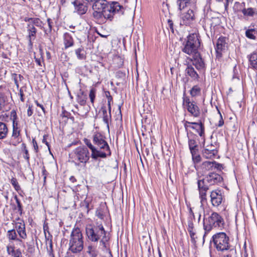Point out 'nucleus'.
Segmentation results:
<instances>
[{"instance_id":"f257e3e1","label":"nucleus","mask_w":257,"mask_h":257,"mask_svg":"<svg viewBox=\"0 0 257 257\" xmlns=\"http://www.w3.org/2000/svg\"><path fill=\"white\" fill-rule=\"evenodd\" d=\"M83 141L91 150V157L93 159L97 160L98 158H105L111 156L109 146L105 140V137L101 134L97 133L93 136V143L94 145L87 139H84Z\"/></svg>"},{"instance_id":"f03ea898","label":"nucleus","mask_w":257,"mask_h":257,"mask_svg":"<svg viewBox=\"0 0 257 257\" xmlns=\"http://www.w3.org/2000/svg\"><path fill=\"white\" fill-rule=\"evenodd\" d=\"M222 181V177L215 173H210L202 179L199 177L197 181V186L201 201L206 199V192L209 189V186L218 184Z\"/></svg>"},{"instance_id":"7ed1b4c3","label":"nucleus","mask_w":257,"mask_h":257,"mask_svg":"<svg viewBox=\"0 0 257 257\" xmlns=\"http://www.w3.org/2000/svg\"><path fill=\"white\" fill-rule=\"evenodd\" d=\"M85 230L88 238L91 241L97 242L102 236L100 243L106 247V242L109 240V237L106 236V231L102 224L97 226L88 224L86 226Z\"/></svg>"},{"instance_id":"20e7f679","label":"nucleus","mask_w":257,"mask_h":257,"mask_svg":"<svg viewBox=\"0 0 257 257\" xmlns=\"http://www.w3.org/2000/svg\"><path fill=\"white\" fill-rule=\"evenodd\" d=\"M210 243L218 251L230 250L231 252H236L235 249L229 243V237L225 232L214 234L210 240Z\"/></svg>"},{"instance_id":"39448f33","label":"nucleus","mask_w":257,"mask_h":257,"mask_svg":"<svg viewBox=\"0 0 257 257\" xmlns=\"http://www.w3.org/2000/svg\"><path fill=\"white\" fill-rule=\"evenodd\" d=\"M224 221L223 218L217 212H213L211 215L203 220V228L205 233L203 239L206 234L213 229H221L224 227Z\"/></svg>"},{"instance_id":"423d86ee","label":"nucleus","mask_w":257,"mask_h":257,"mask_svg":"<svg viewBox=\"0 0 257 257\" xmlns=\"http://www.w3.org/2000/svg\"><path fill=\"white\" fill-rule=\"evenodd\" d=\"M83 237L80 229L74 228L69 240V250L74 253L80 252L84 247Z\"/></svg>"},{"instance_id":"0eeeda50","label":"nucleus","mask_w":257,"mask_h":257,"mask_svg":"<svg viewBox=\"0 0 257 257\" xmlns=\"http://www.w3.org/2000/svg\"><path fill=\"white\" fill-rule=\"evenodd\" d=\"M123 7L117 2L109 3L101 12V19L99 21L103 22L104 20L111 21L116 13H123Z\"/></svg>"},{"instance_id":"6e6552de","label":"nucleus","mask_w":257,"mask_h":257,"mask_svg":"<svg viewBox=\"0 0 257 257\" xmlns=\"http://www.w3.org/2000/svg\"><path fill=\"white\" fill-rule=\"evenodd\" d=\"M188 40L182 48V51L190 55H193L198 52L200 46V41L196 35L192 34L187 36Z\"/></svg>"},{"instance_id":"1a4fd4ad","label":"nucleus","mask_w":257,"mask_h":257,"mask_svg":"<svg viewBox=\"0 0 257 257\" xmlns=\"http://www.w3.org/2000/svg\"><path fill=\"white\" fill-rule=\"evenodd\" d=\"M72 158L74 161H77L79 163L85 164L90 158L89 152L87 148L79 147L73 150L71 153Z\"/></svg>"},{"instance_id":"9d476101","label":"nucleus","mask_w":257,"mask_h":257,"mask_svg":"<svg viewBox=\"0 0 257 257\" xmlns=\"http://www.w3.org/2000/svg\"><path fill=\"white\" fill-rule=\"evenodd\" d=\"M93 3L92 5V9L94 11L93 17L99 21L101 19V12L103 11L109 3L105 0H95Z\"/></svg>"},{"instance_id":"9b49d317","label":"nucleus","mask_w":257,"mask_h":257,"mask_svg":"<svg viewBox=\"0 0 257 257\" xmlns=\"http://www.w3.org/2000/svg\"><path fill=\"white\" fill-rule=\"evenodd\" d=\"M210 197L211 204L214 207L219 206L224 199L222 191L219 189L212 191Z\"/></svg>"},{"instance_id":"f8f14e48","label":"nucleus","mask_w":257,"mask_h":257,"mask_svg":"<svg viewBox=\"0 0 257 257\" xmlns=\"http://www.w3.org/2000/svg\"><path fill=\"white\" fill-rule=\"evenodd\" d=\"M226 38L224 37H219L216 44L215 51L216 53V57L219 59L222 57V53L224 52L227 48V43Z\"/></svg>"},{"instance_id":"ddd939ff","label":"nucleus","mask_w":257,"mask_h":257,"mask_svg":"<svg viewBox=\"0 0 257 257\" xmlns=\"http://www.w3.org/2000/svg\"><path fill=\"white\" fill-rule=\"evenodd\" d=\"M20 131L18 123L13 124L12 135L9 141L10 145L16 146L21 142V139L20 137Z\"/></svg>"},{"instance_id":"4468645a","label":"nucleus","mask_w":257,"mask_h":257,"mask_svg":"<svg viewBox=\"0 0 257 257\" xmlns=\"http://www.w3.org/2000/svg\"><path fill=\"white\" fill-rule=\"evenodd\" d=\"M18 222L15 223V230H17L19 237L21 239H25L27 237V235L26 230V226L24 221L20 219L19 218L18 219Z\"/></svg>"},{"instance_id":"2eb2a0df","label":"nucleus","mask_w":257,"mask_h":257,"mask_svg":"<svg viewBox=\"0 0 257 257\" xmlns=\"http://www.w3.org/2000/svg\"><path fill=\"white\" fill-rule=\"evenodd\" d=\"M217 150L212 144L204 147L202 150L203 156L207 159H211L217 154Z\"/></svg>"},{"instance_id":"dca6fc26","label":"nucleus","mask_w":257,"mask_h":257,"mask_svg":"<svg viewBox=\"0 0 257 257\" xmlns=\"http://www.w3.org/2000/svg\"><path fill=\"white\" fill-rule=\"evenodd\" d=\"M186 102L188 110L194 116H198L200 114V110L196 102L190 101L189 99H187Z\"/></svg>"},{"instance_id":"f3484780","label":"nucleus","mask_w":257,"mask_h":257,"mask_svg":"<svg viewBox=\"0 0 257 257\" xmlns=\"http://www.w3.org/2000/svg\"><path fill=\"white\" fill-rule=\"evenodd\" d=\"M192 58H190L192 63L197 69H200L204 67V63L200 57V54L198 52L192 55Z\"/></svg>"},{"instance_id":"a211bd4d","label":"nucleus","mask_w":257,"mask_h":257,"mask_svg":"<svg viewBox=\"0 0 257 257\" xmlns=\"http://www.w3.org/2000/svg\"><path fill=\"white\" fill-rule=\"evenodd\" d=\"M214 166V162L205 161L200 166H195V169L198 173H204L211 169Z\"/></svg>"},{"instance_id":"6ab92c4d","label":"nucleus","mask_w":257,"mask_h":257,"mask_svg":"<svg viewBox=\"0 0 257 257\" xmlns=\"http://www.w3.org/2000/svg\"><path fill=\"white\" fill-rule=\"evenodd\" d=\"M179 4V9L180 14H183L185 13L192 11L190 8V2L189 0H178Z\"/></svg>"},{"instance_id":"aec40b11","label":"nucleus","mask_w":257,"mask_h":257,"mask_svg":"<svg viewBox=\"0 0 257 257\" xmlns=\"http://www.w3.org/2000/svg\"><path fill=\"white\" fill-rule=\"evenodd\" d=\"M27 28L28 33L29 43L30 45L32 46V40H34L36 38L37 29L33 25L29 24H28Z\"/></svg>"},{"instance_id":"412c9836","label":"nucleus","mask_w":257,"mask_h":257,"mask_svg":"<svg viewBox=\"0 0 257 257\" xmlns=\"http://www.w3.org/2000/svg\"><path fill=\"white\" fill-rule=\"evenodd\" d=\"M244 30H245V36L246 37L251 40H254L256 39V36L257 35L256 29L249 27L248 28L245 27Z\"/></svg>"},{"instance_id":"4be33fe9","label":"nucleus","mask_w":257,"mask_h":257,"mask_svg":"<svg viewBox=\"0 0 257 257\" xmlns=\"http://www.w3.org/2000/svg\"><path fill=\"white\" fill-rule=\"evenodd\" d=\"M64 44L65 49L72 47L74 45V41L72 37L68 33H64L63 35Z\"/></svg>"},{"instance_id":"5701e85b","label":"nucleus","mask_w":257,"mask_h":257,"mask_svg":"<svg viewBox=\"0 0 257 257\" xmlns=\"http://www.w3.org/2000/svg\"><path fill=\"white\" fill-rule=\"evenodd\" d=\"M9 133V130L7 125L0 121V140H3L6 138Z\"/></svg>"},{"instance_id":"b1692460","label":"nucleus","mask_w":257,"mask_h":257,"mask_svg":"<svg viewBox=\"0 0 257 257\" xmlns=\"http://www.w3.org/2000/svg\"><path fill=\"white\" fill-rule=\"evenodd\" d=\"M45 238L46 239V244L49 243V246L47 247V250L49 257H55L53 249V244L52 241V236L50 235L47 236L45 235Z\"/></svg>"},{"instance_id":"393cba45","label":"nucleus","mask_w":257,"mask_h":257,"mask_svg":"<svg viewBox=\"0 0 257 257\" xmlns=\"http://www.w3.org/2000/svg\"><path fill=\"white\" fill-rule=\"evenodd\" d=\"M12 78L14 81L15 84L18 88L20 85H23V80H24V77L21 74L16 73L12 74Z\"/></svg>"},{"instance_id":"a878e982","label":"nucleus","mask_w":257,"mask_h":257,"mask_svg":"<svg viewBox=\"0 0 257 257\" xmlns=\"http://www.w3.org/2000/svg\"><path fill=\"white\" fill-rule=\"evenodd\" d=\"M191 123L193 125L192 128L196 130L200 137H204V128L202 123L192 122Z\"/></svg>"},{"instance_id":"bb28decb","label":"nucleus","mask_w":257,"mask_h":257,"mask_svg":"<svg viewBox=\"0 0 257 257\" xmlns=\"http://www.w3.org/2000/svg\"><path fill=\"white\" fill-rule=\"evenodd\" d=\"M194 16L193 11L185 13L183 14H180L181 19L183 21V24H186L187 21L193 20Z\"/></svg>"},{"instance_id":"cd10ccee","label":"nucleus","mask_w":257,"mask_h":257,"mask_svg":"<svg viewBox=\"0 0 257 257\" xmlns=\"http://www.w3.org/2000/svg\"><path fill=\"white\" fill-rule=\"evenodd\" d=\"M242 14L245 17H253L257 15V9L252 8H248L247 9L245 8L243 10Z\"/></svg>"},{"instance_id":"c85d7f7f","label":"nucleus","mask_w":257,"mask_h":257,"mask_svg":"<svg viewBox=\"0 0 257 257\" xmlns=\"http://www.w3.org/2000/svg\"><path fill=\"white\" fill-rule=\"evenodd\" d=\"M248 58L250 66L257 70V52H253Z\"/></svg>"},{"instance_id":"c756f323","label":"nucleus","mask_w":257,"mask_h":257,"mask_svg":"<svg viewBox=\"0 0 257 257\" xmlns=\"http://www.w3.org/2000/svg\"><path fill=\"white\" fill-rule=\"evenodd\" d=\"M7 236L9 240H17L20 242L22 241L21 239L18 238L17 234L15 229L9 230L7 233Z\"/></svg>"},{"instance_id":"7c9ffc66","label":"nucleus","mask_w":257,"mask_h":257,"mask_svg":"<svg viewBox=\"0 0 257 257\" xmlns=\"http://www.w3.org/2000/svg\"><path fill=\"white\" fill-rule=\"evenodd\" d=\"M76 2L74 3L75 6V10L79 15H83L86 13L87 11V7L83 4L79 3L76 5Z\"/></svg>"},{"instance_id":"2f4dec72","label":"nucleus","mask_w":257,"mask_h":257,"mask_svg":"<svg viewBox=\"0 0 257 257\" xmlns=\"http://www.w3.org/2000/svg\"><path fill=\"white\" fill-rule=\"evenodd\" d=\"M186 73L191 77L193 79H197L198 78V75L195 71L194 68L191 66H188L186 69Z\"/></svg>"},{"instance_id":"473e14b6","label":"nucleus","mask_w":257,"mask_h":257,"mask_svg":"<svg viewBox=\"0 0 257 257\" xmlns=\"http://www.w3.org/2000/svg\"><path fill=\"white\" fill-rule=\"evenodd\" d=\"M245 3H239V2H235L234 4L233 10L234 13H238L241 12L243 13V10L245 8Z\"/></svg>"},{"instance_id":"72a5a7b5","label":"nucleus","mask_w":257,"mask_h":257,"mask_svg":"<svg viewBox=\"0 0 257 257\" xmlns=\"http://www.w3.org/2000/svg\"><path fill=\"white\" fill-rule=\"evenodd\" d=\"M28 22H30L29 25H33V26H37L40 28H42L43 23L38 18H29L28 20Z\"/></svg>"},{"instance_id":"f704fd0d","label":"nucleus","mask_w":257,"mask_h":257,"mask_svg":"<svg viewBox=\"0 0 257 257\" xmlns=\"http://www.w3.org/2000/svg\"><path fill=\"white\" fill-rule=\"evenodd\" d=\"M75 54L78 59L83 60L85 58V55L84 53V48L82 46L76 49L75 50Z\"/></svg>"},{"instance_id":"c9c22d12","label":"nucleus","mask_w":257,"mask_h":257,"mask_svg":"<svg viewBox=\"0 0 257 257\" xmlns=\"http://www.w3.org/2000/svg\"><path fill=\"white\" fill-rule=\"evenodd\" d=\"M116 77L119 79V82L117 84L122 83L125 81L126 78V74L124 72L121 71H118L116 73Z\"/></svg>"},{"instance_id":"e433bc0d","label":"nucleus","mask_w":257,"mask_h":257,"mask_svg":"<svg viewBox=\"0 0 257 257\" xmlns=\"http://www.w3.org/2000/svg\"><path fill=\"white\" fill-rule=\"evenodd\" d=\"M204 211V207L202 203L195 208V214L198 215V221L199 222L201 217V214Z\"/></svg>"},{"instance_id":"4c0bfd02","label":"nucleus","mask_w":257,"mask_h":257,"mask_svg":"<svg viewBox=\"0 0 257 257\" xmlns=\"http://www.w3.org/2000/svg\"><path fill=\"white\" fill-rule=\"evenodd\" d=\"M200 92V89L197 86H194L190 90V94L192 96L198 95Z\"/></svg>"},{"instance_id":"58836bf2","label":"nucleus","mask_w":257,"mask_h":257,"mask_svg":"<svg viewBox=\"0 0 257 257\" xmlns=\"http://www.w3.org/2000/svg\"><path fill=\"white\" fill-rule=\"evenodd\" d=\"M11 183L17 191H19V190H20L21 187H20V185H19V183H18L16 178H12V179L11 180Z\"/></svg>"},{"instance_id":"ea45409f","label":"nucleus","mask_w":257,"mask_h":257,"mask_svg":"<svg viewBox=\"0 0 257 257\" xmlns=\"http://www.w3.org/2000/svg\"><path fill=\"white\" fill-rule=\"evenodd\" d=\"M192 158L195 167L197 166V164L199 163L201 160V157L199 154L192 155Z\"/></svg>"},{"instance_id":"a19ab883","label":"nucleus","mask_w":257,"mask_h":257,"mask_svg":"<svg viewBox=\"0 0 257 257\" xmlns=\"http://www.w3.org/2000/svg\"><path fill=\"white\" fill-rule=\"evenodd\" d=\"M10 119L13 121V124L18 123L17 119V115L16 111L14 110H13L11 111L10 114Z\"/></svg>"},{"instance_id":"79ce46f5","label":"nucleus","mask_w":257,"mask_h":257,"mask_svg":"<svg viewBox=\"0 0 257 257\" xmlns=\"http://www.w3.org/2000/svg\"><path fill=\"white\" fill-rule=\"evenodd\" d=\"M22 145L23 147V151L25 154L24 155V158L27 160V162L28 163H29L30 157H29L28 150V149L26 147V146L25 144H23Z\"/></svg>"},{"instance_id":"37998d69","label":"nucleus","mask_w":257,"mask_h":257,"mask_svg":"<svg viewBox=\"0 0 257 257\" xmlns=\"http://www.w3.org/2000/svg\"><path fill=\"white\" fill-rule=\"evenodd\" d=\"M14 199H15V200L16 201L18 211L20 212L21 214H22V211H23V207H22V205L21 203V202L19 200V199H18L17 195H15L14 196Z\"/></svg>"},{"instance_id":"c03bdc74","label":"nucleus","mask_w":257,"mask_h":257,"mask_svg":"<svg viewBox=\"0 0 257 257\" xmlns=\"http://www.w3.org/2000/svg\"><path fill=\"white\" fill-rule=\"evenodd\" d=\"M217 109V111H218V113L219 114V116H220V119L218 121V123H217V125L218 126V127H221L222 126L223 124H224V121H223V118H222V116L220 113V111H219V110L218 109V107L217 106H216Z\"/></svg>"},{"instance_id":"a18cd8bd","label":"nucleus","mask_w":257,"mask_h":257,"mask_svg":"<svg viewBox=\"0 0 257 257\" xmlns=\"http://www.w3.org/2000/svg\"><path fill=\"white\" fill-rule=\"evenodd\" d=\"M189 147L190 149L197 147L196 142L194 140H189L188 142Z\"/></svg>"},{"instance_id":"49530a36","label":"nucleus","mask_w":257,"mask_h":257,"mask_svg":"<svg viewBox=\"0 0 257 257\" xmlns=\"http://www.w3.org/2000/svg\"><path fill=\"white\" fill-rule=\"evenodd\" d=\"M189 233L190 236L191 238V239L193 241H195V239L197 238L196 235V232L195 230H191L188 231Z\"/></svg>"},{"instance_id":"de8ad7c7","label":"nucleus","mask_w":257,"mask_h":257,"mask_svg":"<svg viewBox=\"0 0 257 257\" xmlns=\"http://www.w3.org/2000/svg\"><path fill=\"white\" fill-rule=\"evenodd\" d=\"M14 257H22V252L20 248L16 249V251L13 254Z\"/></svg>"},{"instance_id":"09e8293b","label":"nucleus","mask_w":257,"mask_h":257,"mask_svg":"<svg viewBox=\"0 0 257 257\" xmlns=\"http://www.w3.org/2000/svg\"><path fill=\"white\" fill-rule=\"evenodd\" d=\"M77 101L81 105H84L86 101V97H77Z\"/></svg>"},{"instance_id":"8fccbe9b","label":"nucleus","mask_w":257,"mask_h":257,"mask_svg":"<svg viewBox=\"0 0 257 257\" xmlns=\"http://www.w3.org/2000/svg\"><path fill=\"white\" fill-rule=\"evenodd\" d=\"M194 229H195L194 228V225H193L192 221L191 220H189L188 221V227H187L188 231L194 230Z\"/></svg>"},{"instance_id":"3c124183","label":"nucleus","mask_w":257,"mask_h":257,"mask_svg":"<svg viewBox=\"0 0 257 257\" xmlns=\"http://www.w3.org/2000/svg\"><path fill=\"white\" fill-rule=\"evenodd\" d=\"M32 143L33 145L34 149L36 153L38 152V146L36 141L35 139H33Z\"/></svg>"},{"instance_id":"603ef678","label":"nucleus","mask_w":257,"mask_h":257,"mask_svg":"<svg viewBox=\"0 0 257 257\" xmlns=\"http://www.w3.org/2000/svg\"><path fill=\"white\" fill-rule=\"evenodd\" d=\"M168 23L169 27L170 28L171 31L172 32V33L173 34H174V30L173 28V23L172 21L170 20H168Z\"/></svg>"},{"instance_id":"864d4df0","label":"nucleus","mask_w":257,"mask_h":257,"mask_svg":"<svg viewBox=\"0 0 257 257\" xmlns=\"http://www.w3.org/2000/svg\"><path fill=\"white\" fill-rule=\"evenodd\" d=\"M191 155H195L198 154V147L190 149Z\"/></svg>"},{"instance_id":"5fc2aeb1","label":"nucleus","mask_w":257,"mask_h":257,"mask_svg":"<svg viewBox=\"0 0 257 257\" xmlns=\"http://www.w3.org/2000/svg\"><path fill=\"white\" fill-rule=\"evenodd\" d=\"M5 104V100L4 97H0V109L4 106Z\"/></svg>"},{"instance_id":"6e6d98bb","label":"nucleus","mask_w":257,"mask_h":257,"mask_svg":"<svg viewBox=\"0 0 257 257\" xmlns=\"http://www.w3.org/2000/svg\"><path fill=\"white\" fill-rule=\"evenodd\" d=\"M96 214L99 218H103L104 215L100 210H97L96 212Z\"/></svg>"},{"instance_id":"4d7b16f0","label":"nucleus","mask_w":257,"mask_h":257,"mask_svg":"<svg viewBox=\"0 0 257 257\" xmlns=\"http://www.w3.org/2000/svg\"><path fill=\"white\" fill-rule=\"evenodd\" d=\"M47 22H48V26H49V32H51L52 31V22H51V20L50 19H47Z\"/></svg>"},{"instance_id":"13d9d810","label":"nucleus","mask_w":257,"mask_h":257,"mask_svg":"<svg viewBox=\"0 0 257 257\" xmlns=\"http://www.w3.org/2000/svg\"><path fill=\"white\" fill-rule=\"evenodd\" d=\"M96 89L94 88H92L90 91L89 96H95Z\"/></svg>"},{"instance_id":"bf43d9fd","label":"nucleus","mask_w":257,"mask_h":257,"mask_svg":"<svg viewBox=\"0 0 257 257\" xmlns=\"http://www.w3.org/2000/svg\"><path fill=\"white\" fill-rule=\"evenodd\" d=\"M230 2H231L230 0H225V2L224 3V6L225 10L226 11H227L228 10L229 4Z\"/></svg>"},{"instance_id":"052dcab7","label":"nucleus","mask_w":257,"mask_h":257,"mask_svg":"<svg viewBox=\"0 0 257 257\" xmlns=\"http://www.w3.org/2000/svg\"><path fill=\"white\" fill-rule=\"evenodd\" d=\"M228 253L226 255H223L222 257H232V255L235 253L236 252H231L230 250H228Z\"/></svg>"},{"instance_id":"680f3d73","label":"nucleus","mask_w":257,"mask_h":257,"mask_svg":"<svg viewBox=\"0 0 257 257\" xmlns=\"http://www.w3.org/2000/svg\"><path fill=\"white\" fill-rule=\"evenodd\" d=\"M33 114V110L30 106L29 107L27 110V115L28 116H31Z\"/></svg>"},{"instance_id":"e2e57ef3","label":"nucleus","mask_w":257,"mask_h":257,"mask_svg":"<svg viewBox=\"0 0 257 257\" xmlns=\"http://www.w3.org/2000/svg\"><path fill=\"white\" fill-rule=\"evenodd\" d=\"M109 116L107 113L106 114L103 115V120L106 123H108V119H109Z\"/></svg>"},{"instance_id":"0e129e2a","label":"nucleus","mask_w":257,"mask_h":257,"mask_svg":"<svg viewBox=\"0 0 257 257\" xmlns=\"http://www.w3.org/2000/svg\"><path fill=\"white\" fill-rule=\"evenodd\" d=\"M46 136H44L43 137V139L42 140V142L43 143H45L48 147V149L49 150H50V147H49V143L47 142V141H46Z\"/></svg>"},{"instance_id":"69168bd1","label":"nucleus","mask_w":257,"mask_h":257,"mask_svg":"<svg viewBox=\"0 0 257 257\" xmlns=\"http://www.w3.org/2000/svg\"><path fill=\"white\" fill-rule=\"evenodd\" d=\"M88 253L89 254L91 257H96L97 255V254L96 253L94 250L90 252H89Z\"/></svg>"},{"instance_id":"338daca9","label":"nucleus","mask_w":257,"mask_h":257,"mask_svg":"<svg viewBox=\"0 0 257 257\" xmlns=\"http://www.w3.org/2000/svg\"><path fill=\"white\" fill-rule=\"evenodd\" d=\"M93 250H94V249L92 246H91V245L88 246V250H87L88 253L93 251Z\"/></svg>"},{"instance_id":"774afa93","label":"nucleus","mask_w":257,"mask_h":257,"mask_svg":"<svg viewBox=\"0 0 257 257\" xmlns=\"http://www.w3.org/2000/svg\"><path fill=\"white\" fill-rule=\"evenodd\" d=\"M12 247V245H8L7 246V250L8 253L9 254H10V251L11 250Z\"/></svg>"}]
</instances>
